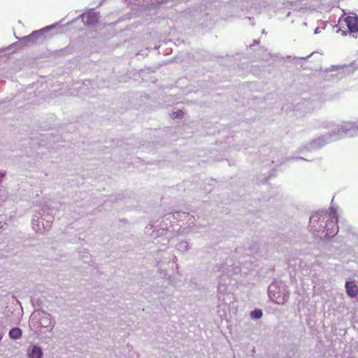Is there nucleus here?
Masks as SVG:
<instances>
[{"mask_svg":"<svg viewBox=\"0 0 358 358\" xmlns=\"http://www.w3.org/2000/svg\"><path fill=\"white\" fill-rule=\"evenodd\" d=\"M326 215L327 217V223L326 224L327 231H330L327 234L329 236H334L338 231L337 213L334 210H330Z\"/></svg>","mask_w":358,"mask_h":358,"instance_id":"obj_1","label":"nucleus"},{"mask_svg":"<svg viewBox=\"0 0 358 358\" xmlns=\"http://www.w3.org/2000/svg\"><path fill=\"white\" fill-rule=\"evenodd\" d=\"M342 27H347L350 32L358 31V17L348 16L339 21Z\"/></svg>","mask_w":358,"mask_h":358,"instance_id":"obj_2","label":"nucleus"},{"mask_svg":"<svg viewBox=\"0 0 358 358\" xmlns=\"http://www.w3.org/2000/svg\"><path fill=\"white\" fill-rule=\"evenodd\" d=\"M345 289L346 292L349 296L354 298L358 295V287L356 284L347 282L345 283Z\"/></svg>","mask_w":358,"mask_h":358,"instance_id":"obj_3","label":"nucleus"},{"mask_svg":"<svg viewBox=\"0 0 358 358\" xmlns=\"http://www.w3.org/2000/svg\"><path fill=\"white\" fill-rule=\"evenodd\" d=\"M29 356L30 358H41L42 351L40 348L34 346Z\"/></svg>","mask_w":358,"mask_h":358,"instance_id":"obj_4","label":"nucleus"},{"mask_svg":"<svg viewBox=\"0 0 358 358\" xmlns=\"http://www.w3.org/2000/svg\"><path fill=\"white\" fill-rule=\"evenodd\" d=\"M9 335L11 338L16 339L21 336L22 332L19 328H13L11 330H10Z\"/></svg>","mask_w":358,"mask_h":358,"instance_id":"obj_5","label":"nucleus"},{"mask_svg":"<svg viewBox=\"0 0 358 358\" xmlns=\"http://www.w3.org/2000/svg\"><path fill=\"white\" fill-rule=\"evenodd\" d=\"M171 115L173 119H180L183 117L184 113L182 110H178L177 111H173Z\"/></svg>","mask_w":358,"mask_h":358,"instance_id":"obj_6","label":"nucleus"},{"mask_svg":"<svg viewBox=\"0 0 358 358\" xmlns=\"http://www.w3.org/2000/svg\"><path fill=\"white\" fill-rule=\"evenodd\" d=\"M251 316L254 318L259 319L262 317V311L261 310H255L251 313Z\"/></svg>","mask_w":358,"mask_h":358,"instance_id":"obj_7","label":"nucleus"},{"mask_svg":"<svg viewBox=\"0 0 358 358\" xmlns=\"http://www.w3.org/2000/svg\"><path fill=\"white\" fill-rule=\"evenodd\" d=\"M24 40H31L32 39V35H29L28 36H25L23 38Z\"/></svg>","mask_w":358,"mask_h":358,"instance_id":"obj_8","label":"nucleus"},{"mask_svg":"<svg viewBox=\"0 0 358 358\" xmlns=\"http://www.w3.org/2000/svg\"><path fill=\"white\" fill-rule=\"evenodd\" d=\"M2 336H1V334H0V340L1 339Z\"/></svg>","mask_w":358,"mask_h":358,"instance_id":"obj_9","label":"nucleus"}]
</instances>
